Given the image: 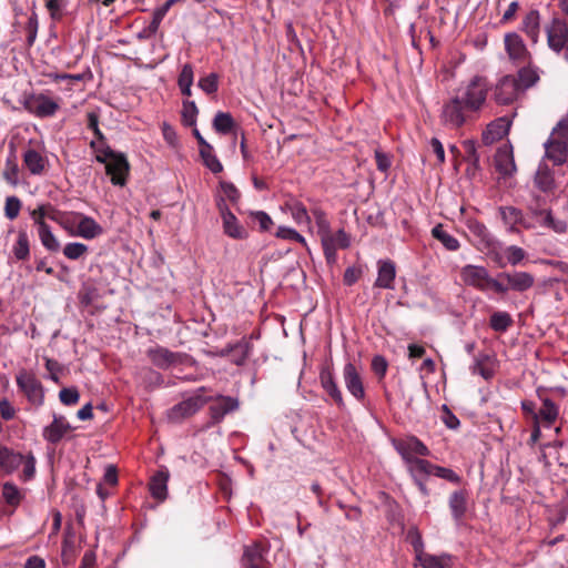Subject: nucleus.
Segmentation results:
<instances>
[{
  "mask_svg": "<svg viewBox=\"0 0 568 568\" xmlns=\"http://www.w3.org/2000/svg\"><path fill=\"white\" fill-rule=\"evenodd\" d=\"M497 280L505 288L504 291H496L497 294H506L508 291L523 293L535 285L534 275L523 271L501 272L497 275Z\"/></svg>",
  "mask_w": 568,
  "mask_h": 568,
  "instance_id": "5",
  "label": "nucleus"
},
{
  "mask_svg": "<svg viewBox=\"0 0 568 568\" xmlns=\"http://www.w3.org/2000/svg\"><path fill=\"white\" fill-rule=\"evenodd\" d=\"M498 213L509 233H519L518 226H523L526 230L536 227V224L532 223L530 219L527 217L524 212L516 206H499Z\"/></svg>",
  "mask_w": 568,
  "mask_h": 568,
  "instance_id": "7",
  "label": "nucleus"
},
{
  "mask_svg": "<svg viewBox=\"0 0 568 568\" xmlns=\"http://www.w3.org/2000/svg\"><path fill=\"white\" fill-rule=\"evenodd\" d=\"M220 186H221V190L223 192V194L232 202V203H237L240 197H241V193L240 191L237 190V187L231 183V182H226V181H222L220 183Z\"/></svg>",
  "mask_w": 568,
  "mask_h": 568,
  "instance_id": "62",
  "label": "nucleus"
},
{
  "mask_svg": "<svg viewBox=\"0 0 568 568\" xmlns=\"http://www.w3.org/2000/svg\"><path fill=\"white\" fill-rule=\"evenodd\" d=\"M506 261L511 266H517L527 257V252L517 245H509L504 251Z\"/></svg>",
  "mask_w": 568,
  "mask_h": 568,
  "instance_id": "51",
  "label": "nucleus"
},
{
  "mask_svg": "<svg viewBox=\"0 0 568 568\" xmlns=\"http://www.w3.org/2000/svg\"><path fill=\"white\" fill-rule=\"evenodd\" d=\"M409 466V471L414 478H424L425 476L432 475L434 465L426 459L413 458L405 462Z\"/></svg>",
  "mask_w": 568,
  "mask_h": 568,
  "instance_id": "39",
  "label": "nucleus"
},
{
  "mask_svg": "<svg viewBox=\"0 0 568 568\" xmlns=\"http://www.w3.org/2000/svg\"><path fill=\"white\" fill-rule=\"evenodd\" d=\"M59 398L62 404L71 406L79 402L80 394L74 387L62 388L59 393Z\"/></svg>",
  "mask_w": 568,
  "mask_h": 568,
  "instance_id": "61",
  "label": "nucleus"
},
{
  "mask_svg": "<svg viewBox=\"0 0 568 568\" xmlns=\"http://www.w3.org/2000/svg\"><path fill=\"white\" fill-rule=\"evenodd\" d=\"M197 106L194 101H184L182 109V118L186 125H195L196 115H197Z\"/></svg>",
  "mask_w": 568,
  "mask_h": 568,
  "instance_id": "56",
  "label": "nucleus"
},
{
  "mask_svg": "<svg viewBox=\"0 0 568 568\" xmlns=\"http://www.w3.org/2000/svg\"><path fill=\"white\" fill-rule=\"evenodd\" d=\"M19 172L20 169L18 165L16 153L13 150H11L6 159L2 176L7 183H9L12 186H17L19 184Z\"/></svg>",
  "mask_w": 568,
  "mask_h": 568,
  "instance_id": "35",
  "label": "nucleus"
},
{
  "mask_svg": "<svg viewBox=\"0 0 568 568\" xmlns=\"http://www.w3.org/2000/svg\"><path fill=\"white\" fill-rule=\"evenodd\" d=\"M72 426L64 416L53 415V420L42 430L43 438L50 444H58L69 432Z\"/></svg>",
  "mask_w": 568,
  "mask_h": 568,
  "instance_id": "17",
  "label": "nucleus"
},
{
  "mask_svg": "<svg viewBox=\"0 0 568 568\" xmlns=\"http://www.w3.org/2000/svg\"><path fill=\"white\" fill-rule=\"evenodd\" d=\"M204 392L205 387H200L193 395L174 405L169 412V419L172 422H180L194 415L206 402L212 399V397H204Z\"/></svg>",
  "mask_w": 568,
  "mask_h": 568,
  "instance_id": "4",
  "label": "nucleus"
},
{
  "mask_svg": "<svg viewBox=\"0 0 568 568\" xmlns=\"http://www.w3.org/2000/svg\"><path fill=\"white\" fill-rule=\"evenodd\" d=\"M24 109L37 118L53 116L59 110V104L43 93L30 94L24 99Z\"/></svg>",
  "mask_w": 568,
  "mask_h": 568,
  "instance_id": "6",
  "label": "nucleus"
},
{
  "mask_svg": "<svg viewBox=\"0 0 568 568\" xmlns=\"http://www.w3.org/2000/svg\"><path fill=\"white\" fill-rule=\"evenodd\" d=\"M170 473L166 467H160V469L151 477L149 483V489L151 496L159 501L165 500L168 496V481Z\"/></svg>",
  "mask_w": 568,
  "mask_h": 568,
  "instance_id": "22",
  "label": "nucleus"
},
{
  "mask_svg": "<svg viewBox=\"0 0 568 568\" xmlns=\"http://www.w3.org/2000/svg\"><path fill=\"white\" fill-rule=\"evenodd\" d=\"M252 348V343L248 339L242 338L232 348L234 352V363L239 366L243 365L251 355Z\"/></svg>",
  "mask_w": 568,
  "mask_h": 568,
  "instance_id": "46",
  "label": "nucleus"
},
{
  "mask_svg": "<svg viewBox=\"0 0 568 568\" xmlns=\"http://www.w3.org/2000/svg\"><path fill=\"white\" fill-rule=\"evenodd\" d=\"M276 236L283 240L298 242L305 247H307L306 240L303 235H301L296 230L287 226H280L276 232Z\"/></svg>",
  "mask_w": 568,
  "mask_h": 568,
  "instance_id": "54",
  "label": "nucleus"
},
{
  "mask_svg": "<svg viewBox=\"0 0 568 568\" xmlns=\"http://www.w3.org/2000/svg\"><path fill=\"white\" fill-rule=\"evenodd\" d=\"M239 408V400L231 396L219 395L210 406V415L213 423H220L225 415Z\"/></svg>",
  "mask_w": 568,
  "mask_h": 568,
  "instance_id": "20",
  "label": "nucleus"
},
{
  "mask_svg": "<svg viewBox=\"0 0 568 568\" xmlns=\"http://www.w3.org/2000/svg\"><path fill=\"white\" fill-rule=\"evenodd\" d=\"M536 414L538 423L541 419L550 426L558 418L559 408L551 399L545 398L541 408Z\"/></svg>",
  "mask_w": 568,
  "mask_h": 568,
  "instance_id": "41",
  "label": "nucleus"
},
{
  "mask_svg": "<svg viewBox=\"0 0 568 568\" xmlns=\"http://www.w3.org/2000/svg\"><path fill=\"white\" fill-rule=\"evenodd\" d=\"M17 385L33 404L43 402V389L39 379L28 372H22L17 376Z\"/></svg>",
  "mask_w": 568,
  "mask_h": 568,
  "instance_id": "15",
  "label": "nucleus"
},
{
  "mask_svg": "<svg viewBox=\"0 0 568 568\" xmlns=\"http://www.w3.org/2000/svg\"><path fill=\"white\" fill-rule=\"evenodd\" d=\"M564 123H558L544 143L545 158L554 165H562L568 156V134L562 131Z\"/></svg>",
  "mask_w": 568,
  "mask_h": 568,
  "instance_id": "3",
  "label": "nucleus"
},
{
  "mask_svg": "<svg viewBox=\"0 0 568 568\" xmlns=\"http://www.w3.org/2000/svg\"><path fill=\"white\" fill-rule=\"evenodd\" d=\"M460 278L467 286L475 287L481 292L488 290L504 291L505 288L499 284V280L490 276L485 266L467 264L460 270Z\"/></svg>",
  "mask_w": 568,
  "mask_h": 568,
  "instance_id": "2",
  "label": "nucleus"
},
{
  "mask_svg": "<svg viewBox=\"0 0 568 568\" xmlns=\"http://www.w3.org/2000/svg\"><path fill=\"white\" fill-rule=\"evenodd\" d=\"M23 163L30 174L41 175L44 173L48 160L34 149H28L23 153Z\"/></svg>",
  "mask_w": 568,
  "mask_h": 568,
  "instance_id": "26",
  "label": "nucleus"
},
{
  "mask_svg": "<svg viewBox=\"0 0 568 568\" xmlns=\"http://www.w3.org/2000/svg\"><path fill=\"white\" fill-rule=\"evenodd\" d=\"M322 246H331L334 248H347L351 245V239L344 230H338L336 233L325 231L321 236Z\"/></svg>",
  "mask_w": 568,
  "mask_h": 568,
  "instance_id": "32",
  "label": "nucleus"
},
{
  "mask_svg": "<svg viewBox=\"0 0 568 568\" xmlns=\"http://www.w3.org/2000/svg\"><path fill=\"white\" fill-rule=\"evenodd\" d=\"M432 235L439 241L446 250L448 251H457L460 246L459 241L446 232L442 224H437L432 230Z\"/></svg>",
  "mask_w": 568,
  "mask_h": 568,
  "instance_id": "40",
  "label": "nucleus"
},
{
  "mask_svg": "<svg viewBox=\"0 0 568 568\" xmlns=\"http://www.w3.org/2000/svg\"><path fill=\"white\" fill-rule=\"evenodd\" d=\"M467 229L469 230L471 235L478 241V244L483 245L485 248H490L495 244V237L488 231L486 225L480 221L469 219L467 221Z\"/></svg>",
  "mask_w": 568,
  "mask_h": 568,
  "instance_id": "27",
  "label": "nucleus"
},
{
  "mask_svg": "<svg viewBox=\"0 0 568 568\" xmlns=\"http://www.w3.org/2000/svg\"><path fill=\"white\" fill-rule=\"evenodd\" d=\"M21 205V201L17 196H8L4 204V215L11 221L17 219L20 213Z\"/></svg>",
  "mask_w": 568,
  "mask_h": 568,
  "instance_id": "58",
  "label": "nucleus"
},
{
  "mask_svg": "<svg viewBox=\"0 0 568 568\" xmlns=\"http://www.w3.org/2000/svg\"><path fill=\"white\" fill-rule=\"evenodd\" d=\"M320 381L325 392L335 400L338 406L344 404L342 393L334 379L333 373L328 369H323L320 374Z\"/></svg>",
  "mask_w": 568,
  "mask_h": 568,
  "instance_id": "30",
  "label": "nucleus"
},
{
  "mask_svg": "<svg viewBox=\"0 0 568 568\" xmlns=\"http://www.w3.org/2000/svg\"><path fill=\"white\" fill-rule=\"evenodd\" d=\"M58 211L50 203L40 204L37 209L30 212V216L36 225V227L47 224L45 219L57 221Z\"/></svg>",
  "mask_w": 568,
  "mask_h": 568,
  "instance_id": "37",
  "label": "nucleus"
},
{
  "mask_svg": "<svg viewBox=\"0 0 568 568\" xmlns=\"http://www.w3.org/2000/svg\"><path fill=\"white\" fill-rule=\"evenodd\" d=\"M343 377L345 387L357 399L363 400L365 397V389L363 381L353 363H346L343 369Z\"/></svg>",
  "mask_w": 568,
  "mask_h": 568,
  "instance_id": "18",
  "label": "nucleus"
},
{
  "mask_svg": "<svg viewBox=\"0 0 568 568\" xmlns=\"http://www.w3.org/2000/svg\"><path fill=\"white\" fill-rule=\"evenodd\" d=\"M535 185L544 193H552L557 187L554 171L544 162L538 165L535 174Z\"/></svg>",
  "mask_w": 568,
  "mask_h": 568,
  "instance_id": "25",
  "label": "nucleus"
},
{
  "mask_svg": "<svg viewBox=\"0 0 568 568\" xmlns=\"http://www.w3.org/2000/svg\"><path fill=\"white\" fill-rule=\"evenodd\" d=\"M496 170L503 175H510L516 170L511 149L507 145L499 148L495 155Z\"/></svg>",
  "mask_w": 568,
  "mask_h": 568,
  "instance_id": "28",
  "label": "nucleus"
},
{
  "mask_svg": "<svg viewBox=\"0 0 568 568\" xmlns=\"http://www.w3.org/2000/svg\"><path fill=\"white\" fill-rule=\"evenodd\" d=\"M23 470H22V477L23 480H30L33 478L36 474V458L33 455L29 454L28 456H23Z\"/></svg>",
  "mask_w": 568,
  "mask_h": 568,
  "instance_id": "63",
  "label": "nucleus"
},
{
  "mask_svg": "<svg viewBox=\"0 0 568 568\" xmlns=\"http://www.w3.org/2000/svg\"><path fill=\"white\" fill-rule=\"evenodd\" d=\"M88 253V246L80 242H71L63 247V255L68 260H79Z\"/></svg>",
  "mask_w": 568,
  "mask_h": 568,
  "instance_id": "53",
  "label": "nucleus"
},
{
  "mask_svg": "<svg viewBox=\"0 0 568 568\" xmlns=\"http://www.w3.org/2000/svg\"><path fill=\"white\" fill-rule=\"evenodd\" d=\"M432 475L443 478V479H446L450 483H455V484H459L462 480L460 476L457 473H455L453 469L446 468V467H440V466H435V465L433 467Z\"/></svg>",
  "mask_w": 568,
  "mask_h": 568,
  "instance_id": "59",
  "label": "nucleus"
},
{
  "mask_svg": "<svg viewBox=\"0 0 568 568\" xmlns=\"http://www.w3.org/2000/svg\"><path fill=\"white\" fill-rule=\"evenodd\" d=\"M490 327L495 332H506L513 324V318L507 312L498 311L491 314Z\"/></svg>",
  "mask_w": 568,
  "mask_h": 568,
  "instance_id": "45",
  "label": "nucleus"
},
{
  "mask_svg": "<svg viewBox=\"0 0 568 568\" xmlns=\"http://www.w3.org/2000/svg\"><path fill=\"white\" fill-rule=\"evenodd\" d=\"M12 253L18 261H26L30 256V241L27 231L20 230L12 245Z\"/></svg>",
  "mask_w": 568,
  "mask_h": 568,
  "instance_id": "36",
  "label": "nucleus"
},
{
  "mask_svg": "<svg viewBox=\"0 0 568 568\" xmlns=\"http://www.w3.org/2000/svg\"><path fill=\"white\" fill-rule=\"evenodd\" d=\"M194 81L193 67L186 63L182 67V70L178 78V85H192Z\"/></svg>",
  "mask_w": 568,
  "mask_h": 568,
  "instance_id": "64",
  "label": "nucleus"
},
{
  "mask_svg": "<svg viewBox=\"0 0 568 568\" xmlns=\"http://www.w3.org/2000/svg\"><path fill=\"white\" fill-rule=\"evenodd\" d=\"M105 164L106 174L111 176L113 185L123 186L129 173V162L123 153L116 152Z\"/></svg>",
  "mask_w": 568,
  "mask_h": 568,
  "instance_id": "13",
  "label": "nucleus"
},
{
  "mask_svg": "<svg viewBox=\"0 0 568 568\" xmlns=\"http://www.w3.org/2000/svg\"><path fill=\"white\" fill-rule=\"evenodd\" d=\"M216 206L219 209L223 232L229 237L234 240H243L247 236L245 227L239 222L236 216L230 211L225 200L220 197L216 200Z\"/></svg>",
  "mask_w": 568,
  "mask_h": 568,
  "instance_id": "8",
  "label": "nucleus"
},
{
  "mask_svg": "<svg viewBox=\"0 0 568 568\" xmlns=\"http://www.w3.org/2000/svg\"><path fill=\"white\" fill-rule=\"evenodd\" d=\"M505 47L513 60H523L526 55V47L517 33L506 34Z\"/></svg>",
  "mask_w": 568,
  "mask_h": 568,
  "instance_id": "34",
  "label": "nucleus"
},
{
  "mask_svg": "<svg viewBox=\"0 0 568 568\" xmlns=\"http://www.w3.org/2000/svg\"><path fill=\"white\" fill-rule=\"evenodd\" d=\"M176 1L178 0H166L163 6L154 11L153 19L146 29L149 33H155L158 31L161 21Z\"/></svg>",
  "mask_w": 568,
  "mask_h": 568,
  "instance_id": "47",
  "label": "nucleus"
},
{
  "mask_svg": "<svg viewBox=\"0 0 568 568\" xmlns=\"http://www.w3.org/2000/svg\"><path fill=\"white\" fill-rule=\"evenodd\" d=\"M511 122L503 116L489 123L483 133V141L491 144L508 134Z\"/></svg>",
  "mask_w": 568,
  "mask_h": 568,
  "instance_id": "24",
  "label": "nucleus"
},
{
  "mask_svg": "<svg viewBox=\"0 0 568 568\" xmlns=\"http://www.w3.org/2000/svg\"><path fill=\"white\" fill-rule=\"evenodd\" d=\"M200 155L203 160L204 165L214 174L223 171V165L213 152V146H206V149H200Z\"/></svg>",
  "mask_w": 568,
  "mask_h": 568,
  "instance_id": "44",
  "label": "nucleus"
},
{
  "mask_svg": "<svg viewBox=\"0 0 568 568\" xmlns=\"http://www.w3.org/2000/svg\"><path fill=\"white\" fill-rule=\"evenodd\" d=\"M197 85L207 94L215 93L219 89V77L216 73H210L209 75L201 78Z\"/></svg>",
  "mask_w": 568,
  "mask_h": 568,
  "instance_id": "57",
  "label": "nucleus"
},
{
  "mask_svg": "<svg viewBox=\"0 0 568 568\" xmlns=\"http://www.w3.org/2000/svg\"><path fill=\"white\" fill-rule=\"evenodd\" d=\"M152 364L161 369L181 365L187 358L185 354L172 352L162 346L151 347L146 352Z\"/></svg>",
  "mask_w": 568,
  "mask_h": 568,
  "instance_id": "10",
  "label": "nucleus"
},
{
  "mask_svg": "<svg viewBox=\"0 0 568 568\" xmlns=\"http://www.w3.org/2000/svg\"><path fill=\"white\" fill-rule=\"evenodd\" d=\"M75 217L79 220L77 231L71 232V235L80 236L85 240H93L103 234V227L91 216L75 213Z\"/></svg>",
  "mask_w": 568,
  "mask_h": 568,
  "instance_id": "19",
  "label": "nucleus"
},
{
  "mask_svg": "<svg viewBox=\"0 0 568 568\" xmlns=\"http://www.w3.org/2000/svg\"><path fill=\"white\" fill-rule=\"evenodd\" d=\"M38 236L45 250L49 252H58L60 250V242L52 233L49 224H42L37 227Z\"/></svg>",
  "mask_w": 568,
  "mask_h": 568,
  "instance_id": "38",
  "label": "nucleus"
},
{
  "mask_svg": "<svg viewBox=\"0 0 568 568\" xmlns=\"http://www.w3.org/2000/svg\"><path fill=\"white\" fill-rule=\"evenodd\" d=\"M90 148L94 151L95 160L100 163H106L108 160L110 158L114 156V154L116 153L108 145L106 141H102V142L91 141Z\"/></svg>",
  "mask_w": 568,
  "mask_h": 568,
  "instance_id": "49",
  "label": "nucleus"
},
{
  "mask_svg": "<svg viewBox=\"0 0 568 568\" xmlns=\"http://www.w3.org/2000/svg\"><path fill=\"white\" fill-rule=\"evenodd\" d=\"M539 12L532 10L527 13L524 20V30L534 41H536L539 31Z\"/></svg>",
  "mask_w": 568,
  "mask_h": 568,
  "instance_id": "48",
  "label": "nucleus"
},
{
  "mask_svg": "<svg viewBox=\"0 0 568 568\" xmlns=\"http://www.w3.org/2000/svg\"><path fill=\"white\" fill-rule=\"evenodd\" d=\"M488 90V82L481 75H475L468 82L462 83L443 104V123L450 129L462 126L473 113L481 110Z\"/></svg>",
  "mask_w": 568,
  "mask_h": 568,
  "instance_id": "1",
  "label": "nucleus"
},
{
  "mask_svg": "<svg viewBox=\"0 0 568 568\" xmlns=\"http://www.w3.org/2000/svg\"><path fill=\"white\" fill-rule=\"evenodd\" d=\"M245 568H266L267 561L264 558L263 548L258 545L246 547L242 558Z\"/></svg>",
  "mask_w": 568,
  "mask_h": 568,
  "instance_id": "29",
  "label": "nucleus"
},
{
  "mask_svg": "<svg viewBox=\"0 0 568 568\" xmlns=\"http://www.w3.org/2000/svg\"><path fill=\"white\" fill-rule=\"evenodd\" d=\"M2 495L4 500L11 506H17L22 498L19 488L11 483L3 485Z\"/></svg>",
  "mask_w": 568,
  "mask_h": 568,
  "instance_id": "55",
  "label": "nucleus"
},
{
  "mask_svg": "<svg viewBox=\"0 0 568 568\" xmlns=\"http://www.w3.org/2000/svg\"><path fill=\"white\" fill-rule=\"evenodd\" d=\"M287 210L291 213L293 220L302 225V224H310L311 217L307 213V210L305 205L300 201H291L286 203Z\"/></svg>",
  "mask_w": 568,
  "mask_h": 568,
  "instance_id": "42",
  "label": "nucleus"
},
{
  "mask_svg": "<svg viewBox=\"0 0 568 568\" xmlns=\"http://www.w3.org/2000/svg\"><path fill=\"white\" fill-rule=\"evenodd\" d=\"M395 276V263L390 260H379L377 263V278L375 281V286L385 290H393Z\"/></svg>",
  "mask_w": 568,
  "mask_h": 568,
  "instance_id": "21",
  "label": "nucleus"
},
{
  "mask_svg": "<svg viewBox=\"0 0 568 568\" xmlns=\"http://www.w3.org/2000/svg\"><path fill=\"white\" fill-rule=\"evenodd\" d=\"M68 6L67 0H47L45 7L50 12V17L53 20H59L62 17V11Z\"/></svg>",
  "mask_w": 568,
  "mask_h": 568,
  "instance_id": "60",
  "label": "nucleus"
},
{
  "mask_svg": "<svg viewBox=\"0 0 568 568\" xmlns=\"http://www.w3.org/2000/svg\"><path fill=\"white\" fill-rule=\"evenodd\" d=\"M394 447L405 462L417 458L416 456L429 455L427 446L415 436L394 442Z\"/></svg>",
  "mask_w": 568,
  "mask_h": 568,
  "instance_id": "14",
  "label": "nucleus"
},
{
  "mask_svg": "<svg viewBox=\"0 0 568 568\" xmlns=\"http://www.w3.org/2000/svg\"><path fill=\"white\" fill-rule=\"evenodd\" d=\"M539 77L537 72L529 68H521L518 72L517 81L519 89L525 91L538 81Z\"/></svg>",
  "mask_w": 568,
  "mask_h": 568,
  "instance_id": "52",
  "label": "nucleus"
},
{
  "mask_svg": "<svg viewBox=\"0 0 568 568\" xmlns=\"http://www.w3.org/2000/svg\"><path fill=\"white\" fill-rule=\"evenodd\" d=\"M406 541L409 542L413 547V550L415 552V559L417 557H420V555L424 551V541H423V538H422V534L420 531L418 530L417 527L413 526L408 529L407 534H406Z\"/></svg>",
  "mask_w": 568,
  "mask_h": 568,
  "instance_id": "50",
  "label": "nucleus"
},
{
  "mask_svg": "<svg viewBox=\"0 0 568 568\" xmlns=\"http://www.w3.org/2000/svg\"><path fill=\"white\" fill-rule=\"evenodd\" d=\"M23 462V455L20 453H14L13 450L2 447L0 448V468L6 473H12L19 466H21Z\"/></svg>",
  "mask_w": 568,
  "mask_h": 568,
  "instance_id": "33",
  "label": "nucleus"
},
{
  "mask_svg": "<svg viewBox=\"0 0 568 568\" xmlns=\"http://www.w3.org/2000/svg\"><path fill=\"white\" fill-rule=\"evenodd\" d=\"M235 126L232 115L227 112H217L213 119V128L217 133L227 134Z\"/></svg>",
  "mask_w": 568,
  "mask_h": 568,
  "instance_id": "43",
  "label": "nucleus"
},
{
  "mask_svg": "<svg viewBox=\"0 0 568 568\" xmlns=\"http://www.w3.org/2000/svg\"><path fill=\"white\" fill-rule=\"evenodd\" d=\"M468 494L465 489L455 490L450 494L448 506L456 525H460L467 511Z\"/></svg>",
  "mask_w": 568,
  "mask_h": 568,
  "instance_id": "23",
  "label": "nucleus"
},
{
  "mask_svg": "<svg viewBox=\"0 0 568 568\" xmlns=\"http://www.w3.org/2000/svg\"><path fill=\"white\" fill-rule=\"evenodd\" d=\"M497 363V358L494 354L478 353L474 356V363L470 366V371L473 374H478L484 379L489 381L496 373Z\"/></svg>",
  "mask_w": 568,
  "mask_h": 568,
  "instance_id": "16",
  "label": "nucleus"
},
{
  "mask_svg": "<svg viewBox=\"0 0 568 568\" xmlns=\"http://www.w3.org/2000/svg\"><path fill=\"white\" fill-rule=\"evenodd\" d=\"M521 93L517 78L514 75L503 77L495 88V100L499 104H509L514 102Z\"/></svg>",
  "mask_w": 568,
  "mask_h": 568,
  "instance_id": "12",
  "label": "nucleus"
},
{
  "mask_svg": "<svg viewBox=\"0 0 568 568\" xmlns=\"http://www.w3.org/2000/svg\"><path fill=\"white\" fill-rule=\"evenodd\" d=\"M547 40L550 49L556 52L564 51V58L568 60V27L567 23L560 19H552L549 27L546 29Z\"/></svg>",
  "mask_w": 568,
  "mask_h": 568,
  "instance_id": "9",
  "label": "nucleus"
},
{
  "mask_svg": "<svg viewBox=\"0 0 568 568\" xmlns=\"http://www.w3.org/2000/svg\"><path fill=\"white\" fill-rule=\"evenodd\" d=\"M416 560L423 568H450L452 567V556L448 554L442 555H430L427 552H423L420 557H417Z\"/></svg>",
  "mask_w": 568,
  "mask_h": 568,
  "instance_id": "31",
  "label": "nucleus"
},
{
  "mask_svg": "<svg viewBox=\"0 0 568 568\" xmlns=\"http://www.w3.org/2000/svg\"><path fill=\"white\" fill-rule=\"evenodd\" d=\"M529 213L531 215L529 219L536 226L549 229L558 234L566 233L567 223L562 220L555 219L550 210H542L530 205Z\"/></svg>",
  "mask_w": 568,
  "mask_h": 568,
  "instance_id": "11",
  "label": "nucleus"
}]
</instances>
